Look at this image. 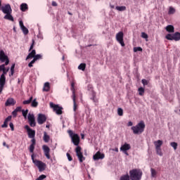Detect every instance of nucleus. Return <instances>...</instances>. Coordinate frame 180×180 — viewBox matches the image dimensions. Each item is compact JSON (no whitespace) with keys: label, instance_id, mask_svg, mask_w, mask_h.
Returning a JSON list of instances; mask_svg holds the SVG:
<instances>
[{"label":"nucleus","instance_id":"473e14b6","mask_svg":"<svg viewBox=\"0 0 180 180\" xmlns=\"http://www.w3.org/2000/svg\"><path fill=\"white\" fill-rule=\"evenodd\" d=\"M176 11L175 8H174V7L170 6L169 8V11H168V14L169 15H174V13H175Z\"/></svg>","mask_w":180,"mask_h":180},{"label":"nucleus","instance_id":"338daca9","mask_svg":"<svg viewBox=\"0 0 180 180\" xmlns=\"http://www.w3.org/2000/svg\"><path fill=\"white\" fill-rule=\"evenodd\" d=\"M15 74V72L11 71V74L9 75V77H12Z\"/></svg>","mask_w":180,"mask_h":180},{"label":"nucleus","instance_id":"6e6d98bb","mask_svg":"<svg viewBox=\"0 0 180 180\" xmlns=\"http://www.w3.org/2000/svg\"><path fill=\"white\" fill-rule=\"evenodd\" d=\"M31 146H36V140L34 139V138H32V139L31 140Z\"/></svg>","mask_w":180,"mask_h":180},{"label":"nucleus","instance_id":"7ed1b4c3","mask_svg":"<svg viewBox=\"0 0 180 180\" xmlns=\"http://www.w3.org/2000/svg\"><path fill=\"white\" fill-rule=\"evenodd\" d=\"M31 158L34 166L38 167L39 172H43V171L46 169V163L40 160H38L37 159H34V154H32L31 155Z\"/></svg>","mask_w":180,"mask_h":180},{"label":"nucleus","instance_id":"4468645a","mask_svg":"<svg viewBox=\"0 0 180 180\" xmlns=\"http://www.w3.org/2000/svg\"><path fill=\"white\" fill-rule=\"evenodd\" d=\"M42 150H44V155L48 160H50V148L47 145H44L42 146Z\"/></svg>","mask_w":180,"mask_h":180},{"label":"nucleus","instance_id":"e433bc0d","mask_svg":"<svg viewBox=\"0 0 180 180\" xmlns=\"http://www.w3.org/2000/svg\"><path fill=\"white\" fill-rule=\"evenodd\" d=\"M22 116L26 119L27 117V113H29V110H22Z\"/></svg>","mask_w":180,"mask_h":180},{"label":"nucleus","instance_id":"c85d7f7f","mask_svg":"<svg viewBox=\"0 0 180 180\" xmlns=\"http://www.w3.org/2000/svg\"><path fill=\"white\" fill-rule=\"evenodd\" d=\"M85 68H86V64L85 63H81L78 66V70H80L81 71H85Z\"/></svg>","mask_w":180,"mask_h":180},{"label":"nucleus","instance_id":"bb28decb","mask_svg":"<svg viewBox=\"0 0 180 180\" xmlns=\"http://www.w3.org/2000/svg\"><path fill=\"white\" fill-rule=\"evenodd\" d=\"M174 40H175V41H179V40H180V32H175L174 34Z\"/></svg>","mask_w":180,"mask_h":180},{"label":"nucleus","instance_id":"c9c22d12","mask_svg":"<svg viewBox=\"0 0 180 180\" xmlns=\"http://www.w3.org/2000/svg\"><path fill=\"white\" fill-rule=\"evenodd\" d=\"M170 146L174 148V150H176V148H178V143L176 142L170 143Z\"/></svg>","mask_w":180,"mask_h":180},{"label":"nucleus","instance_id":"79ce46f5","mask_svg":"<svg viewBox=\"0 0 180 180\" xmlns=\"http://www.w3.org/2000/svg\"><path fill=\"white\" fill-rule=\"evenodd\" d=\"M139 95L143 96V94H144V88L143 87H140L139 89Z\"/></svg>","mask_w":180,"mask_h":180},{"label":"nucleus","instance_id":"4d7b16f0","mask_svg":"<svg viewBox=\"0 0 180 180\" xmlns=\"http://www.w3.org/2000/svg\"><path fill=\"white\" fill-rule=\"evenodd\" d=\"M142 84H143V85L146 86L148 84V82H147L146 79H142Z\"/></svg>","mask_w":180,"mask_h":180},{"label":"nucleus","instance_id":"393cba45","mask_svg":"<svg viewBox=\"0 0 180 180\" xmlns=\"http://www.w3.org/2000/svg\"><path fill=\"white\" fill-rule=\"evenodd\" d=\"M44 141L45 143H49V141H50V136H49V134H47V132H44Z\"/></svg>","mask_w":180,"mask_h":180},{"label":"nucleus","instance_id":"412c9836","mask_svg":"<svg viewBox=\"0 0 180 180\" xmlns=\"http://www.w3.org/2000/svg\"><path fill=\"white\" fill-rule=\"evenodd\" d=\"M155 147V149L157 148H161V146H162V141L161 140H158L156 141H155L153 143Z\"/></svg>","mask_w":180,"mask_h":180},{"label":"nucleus","instance_id":"a19ab883","mask_svg":"<svg viewBox=\"0 0 180 180\" xmlns=\"http://www.w3.org/2000/svg\"><path fill=\"white\" fill-rule=\"evenodd\" d=\"M134 53H137V51H143V49H141V47H134Z\"/></svg>","mask_w":180,"mask_h":180},{"label":"nucleus","instance_id":"0eeeda50","mask_svg":"<svg viewBox=\"0 0 180 180\" xmlns=\"http://www.w3.org/2000/svg\"><path fill=\"white\" fill-rule=\"evenodd\" d=\"M71 91L72 92V98L73 101V110L77 111V102L75 101V90L74 89V83L71 84Z\"/></svg>","mask_w":180,"mask_h":180},{"label":"nucleus","instance_id":"c756f323","mask_svg":"<svg viewBox=\"0 0 180 180\" xmlns=\"http://www.w3.org/2000/svg\"><path fill=\"white\" fill-rule=\"evenodd\" d=\"M120 180H130V176L129 174H124L120 176Z\"/></svg>","mask_w":180,"mask_h":180},{"label":"nucleus","instance_id":"f3484780","mask_svg":"<svg viewBox=\"0 0 180 180\" xmlns=\"http://www.w3.org/2000/svg\"><path fill=\"white\" fill-rule=\"evenodd\" d=\"M19 25L24 34H27L29 33V30L25 27V25H23V21L20 20Z\"/></svg>","mask_w":180,"mask_h":180},{"label":"nucleus","instance_id":"cd10ccee","mask_svg":"<svg viewBox=\"0 0 180 180\" xmlns=\"http://www.w3.org/2000/svg\"><path fill=\"white\" fill-rule=\"evenodd\" d=\"M91 99H92L94 103H98V98H96V94H95L94 91L92 92V96L91 97Z\"/></svg>","mask_w":180,"mask_h":180},{"label":"nucleus","instance_id":"5fc2aeb1","mask_svg":"<svg viewBox=\"0 0 180 180\" xmlns=\"http://www.w3.org/2000/svg\"><path fill=\"white\" fill-rule=\"evenodd\" d=\"M11 120H12V116H8L7 118H6L5 121L7 122V123L8 122H11Z\"/></svg>","mask_w":180,"mask_h":180},{"label":"nucleus","instance_id":"f704fd0d","mask_svg":"<svg viewBox=\"0 0 180 180\" xmlns=\"http://www.w3.org/2000/svg\"><path fill=\"white\" fill-rule=\"evenodd\" d=\"M165 37L167 40H174V34H167Z\"/></svg>","mask_w":180,"mask_h":180},{"label":"nucleus","instance_id":"39448f33","mask_svg":"<svg viewBox=\"0 0 180 180\" xmlns=\"http://www.w3.org/2000/svg\"><path fill=\"white\" fill-rule=\"evenodd\" d=\"M50 108L53 109V112L56 113V115H62L63 114V107H60L58 105H55L53 103H50Z\"/></svg>","mask_w":180,"mask_h":180},{"label":"nucleus","instance_id":"4c0bfd02","mask_svg":"<svg viewBox=\"0 0 180 180\" xmlns=\"http://www.w3.org/2000/svg\"><path fill=\"white\" fill-rule=\"evenodd\" d=\"M34 58L37 61V60H42L43 59V55L41 54H37L35 55V56L34 57Z\"/></svg>","mask_w":180,"mask_h":180},{"label":"nucleus","instance_id":"20e7f679","mask_svg":"<svg viewBox=\"0 0 180 180\" xmlns=\"http://www.w3.org/2000/svg\"><path fill=\"white\" fill-rule=\"evenodd\" d=\"M129 175L131 180H141L143 172L139 169H134L129 171Z\"/></svg>","mask_w":180,"mask_h":180},{"label":"nucleus","instance_id":"69168bd1","mask_svg":"<svg viewBox=\"0 0 180 180\" xmlns=\"http://www.w3.org/2000/svg\"><path fill=\"white\" fill-rule=\"evenodd\" d=\"M28 67H30V68H31V67H33V63L30 62L29 64H28Z\"/></svg>","mask_w":180,"mask_h":180},{"label":"nucleus","instance_id":"09e8293b","mask_svg":"<svg viewBox=\"0 0 180 180\" xmlns=\"http://www.w3.org/2000/svg\"><path fill=\"white\" fill-rule=\"evenodd\" d=\"M34 46V39H32V44H31L29 51H32V50H33V47Z\"/></svg>","mask_w":180,"mask_h":180},{"label":"nucleus","instance_id":"bf43d9fd","mask_svg":"<svg viewBox=\"0 0 180 180\" xmlns=\"http://www.w3.org/2000/svg\"><path fill=\"white\" fill-rule=\"evenodd\" d=\"M38 39H40L41 40H43V34H41V33H39L37 35Z\"/></svg>","mask_w":180,"mask_h":180},{"label":"nucleus","instance_id":"a211bd4d","mask_svg":"<svg viewBox=\"0 0 180 180\" xmlns=\"http://www.w3.org/2000/svg\"><path fill=\"white\" fill-rule=\"evenodd\" d=\"M36 56V50L33 49L27 56L25 60H29L30 58H34Z\"/></svg>","mask_w":180,"mask_h":180},{"label":"nucleus","instance_id":"5701e85b","mask_svg":"<svg viewBox=\"0 0 180 180\" xmlns=\"http://www.w3.org/2000/svg\"><path fill=\"white\" fill-rule=\"evenodd\" d=\"M20 11H22V12H26V11H27V9H29V7L27 6V4L26 3H22L20 5Z\"/></svg>","mask_w":180,"mask_h":180},{"label":"nucleus","instance_id":"9b49d317","mask_svg":"<svg viewBox=\"0 0 180 180\" xmlns=\"http://www.w3.org/2000/svg\"><path fill=\"white\" fill-rule=\"evenodd\" d=\"M27 119L30 123V126H31V127H34V126H36V121L34 120V115L29 113L27 116Z\"/></svg>","mask_w":180,"mask_h":180},{"label":"nucleus","instance_id":"72a5a7b5","mask_svg":"<svg viewBox=\"0 0 180 180\" xmlns=\"http://www.w3.org/2000/svg\"><path fill=\"white\" fill-rule=\"evenodd\" d=\"M39 105V103L37 102V101H36V98H34L31 103V106L32 108H37V105Z\"/></svg>","mask_w":180,"mask_h":180},{"label":"nucleus","instance_id":"423d86ee","mask_svg":"<svg viewBox=\"0 0 180 180\" xmlns=\"http://www.w3.org/2000/svg\"><path fill=\"white\" fill-rule=\"evenodd\" d=\"M0 61H1V63H5V65H8V64H9L8 56L5 54V52L3 50L0 51Z\"/></svg>","mask_w":180,"mask_h":180},{"label":"nucleus","instance_id":"6ab92c4d","mask_svg":"<svg viewBox=\"0 0 180 180\" xmlns=\"http://www.w3.org/2000/svg\"><path fill=\"white\" fill-rule=\"evenodd\" d=\"M129 150H130V144L129 143H124L120 148L121 151H127Z\"/></svg>","mask_w":180,"mask_h":180},{"label":"nucleus","instance_id":"0e129e2a","mask_svg":"<svg viewBox=\"0 0 180 180\" xmlns=\"http://www.w3.org/2000/svg\"><path fill=\"white\" fill-rule=\"evenodd\" d=\"M36 60L35 58H34L33 60L30 62L32 64H34L36 63Z\"/></svg>","mask_w":180,"mask_h":180},{"label":"nucleus","instance_id":"8fccbe9b","mask_svg":"<svg viewBox=\"0 0 180 180\" xmlns=\"http://www.w3.org/2000/svg\"><path fill=\"white\" fill-rule=\"evenodd\" d=\"M15 112H22V107L19 106V107H17L15 109Z\"/></svg>","mask_w":180,"mask_h":180},{"label":"nucleus","instance_id":"49530a36","mask_svg":"<svg viewBox=\"0 0 180 180\" xmlns=\"http://www.w3.org/2000/svg\"><path fill=\"white\" fill-rule=\"evenodd\" d=\"M66 155H67L68 161H72V157H71V155H70V153H67Z\"/></svg>","mask_w":180,"mask_h":180},{"label":"nucleus","instance_id":"37998d69","mask_svg":"<svg viewBox=\"0 0 180 180\" xmlns=\"http://www.w3.org/2000/svg\"><path fill=\"white\" fill-rule=\"evenodd\" d=\"M46 175H44V174H42V175H41V176H39L37 179V180H43V179H46Z\"/></svg>","mask_w":180,"mask_h":180},{"label":"nucleus","instance_id":"1a4fd4ad","mask_svg":"<svg viewBox=\"0 0 180 180\" xmlns=\"http://www.w3.org/2000/svg\"><path fill=\"white\" fill-rule=\"evenodd\" d=\"M25 129H26V130L27 131L28 137L30 139H34V136H36V131L34 130L30 129V127H29L28 125H25Z\"/></svg>","mask_w":180,"mask_h":180},{"label":"nucleus","instance_id":"dca6fc26","mask_svg":"<svg viewBox=\"0 0 180 180\" xmlns=\"http://www.w3.org/2000/svg\"><path fill=\"white\" fill-rule=\"evenodd\" d=\"M16 104V101L13 98H9L7 99L5 105L6 106H13Z\"/></svg>","mask_w":180,"mask_h":180},{"label":"nucleus","instance_id":"58836bf2","mask_svg":"<svg viewBox=\"0 0 180 180\" xmlns=\"http://www.w3.org/2000/svg\"><path fill=\"white\" fill-rule=\"evenodd\" d=\"M155 150L158 155H160V157H162V151L161 150V148H156Z\"/></svg>","mask_w":180,"mask_h":180},{"label":"nucleus","instance_id":"ea45409f","mask_svg":"<svg viewBox=\"0 0 180 180\" xmlns=\"http://www.w3.org/2000/svg\"><path fill=\"white\" fill-rule=\"evenodd\" d=\"M117 115L118 116H123V109L119 108L117 109Z\"/></svg>","mask_w":180,"mask_h":180},{"label":"nucleus","instance_id":"de8ad7c7","mask_svg":"<svg viewBox=\"0 0 180 180\" xmlns=\"http://www.w3.org/2000/svg\"><path fill=\"white\" fill-rule=\"evenodd\" d=\"M34 151V145H30V152L33 153Z\"/></svg>","mask_w":180,"mask_h":180},{"label":"nucleus","instance_id":"603ef678","mask_svg":"<svg viewBox=\"0 0 180 180\" xmlns=\"http://www.w3.org/2000/svg\"><path fill=\"white\" fill-rule=\"evenodd\" d=\"M1 127L3 128L8 127V122L6 121H4V124L1 125Z\"/></svg>","mask_w":180,"mask_h":180},{"label":"nucleus","instance_id":"a878e982","mask_svg":"<svg viewBox=\"0 0 180 180\" xmlns=\"http://www.w3.org/2000/svg\"><path fill=\"white\" fill-rule=\"evenodd\" d=\"M116 11H118L119 12H124L126 11V6H116L115 7Z\"/></svg>","mask_w":180,"mask_h":180},{"label":"nucleus","instance_id":"f03ea898","mask_svg":"<svg viewBox=\"0 0 180 180\" xmlns=\"http://www.w3.org/2000/svg\"><path fill=\"white\" fill-rule=\"evenodd\" d=\"M144 129H146V124L143 121H141L136 126L131 127L134 134H141L144 131Z\"/></svg>","mask_w":180,"mask_h":180},{"label":"nucleus","instance_id":"b1692460","mask_svg":"<svg viewBox=\"0 0 180 180\" xmlns=\"http://www.w3.org/2000/svg\"><path fill=\"white\" fill-rule=\"evenodd\" d=\"M4 19H6L7 20H11V22H13V16H12V13L6 14V15L4 16Z\"/></svg>","mask_w":180,"mask_h":180},{"label":"nucleus","instance_id":"a18cd8bd","mask_svg":"<svg viewBox=\"0 0 180 180\" xmlns=\"http://www.w3.org/2000/svg\"><path fill=\"white\" fill-rule=\"evenodd\" d=\"M8 71H9V68H4V70H3V74L2 75H6V74H8Z\"/></svg>","mask_w":180,"mask_h":180},{"label":"nucleus","instance_id":"13d9d810","mask_svg":"<svg viewBox=\"0 0 180 180\" xmlns=\"http://www.w3.org/2000/svg\"><path fill=\"white\" fill-rule=\"evenodd\" d=\"M9 126H10V127H11L12 131H13L15 130V128L13 127V123L11 122V123L9 124Z\"/></svg>","mask_w":180,"mask_h":180},{"label":"nucleus","instance_id":"e2e57ef3","mask_svg":"<svg viewBox=\"0 0 180 180\" xmlns=\"http://www.w3.org/2000/svg\"><path fill=\"white\" fill-rule=\"evenodd\" d=\"M52 6H57V2L52 1Z\"/></svg>","mask_w":180,"mask_h":180},{"label":"nucleus","instance_id":"aec40b11","mask_svg":"<svg viewBox=\"0 0 180 180\" xmlns=\"http://www.w3.org/2000/svg\"><path fill=\"white\" fill-rule=\"evenodd\" d=\"M42 90L44 92H49L50 91V83L48 82H45Z\"/></svg>","mask_w":180,"mask_h":180},{"label":"nucleus","instance_id":"f8f14e48","mask_svg":"<svg viewBox=\"0 0 180 180\" xmlns=\"http://www.w3.org/2000/svg\"><path fill=\"white\" fill-rule=\"evenodd\" d=\"M5 82H6V77H5V75H1L0 77V94H2V91H4Z\"/></svg>","mask_w":180,"mask_h":180},{"label":"nucleus","instance_id":"c03bdc74","mask_svg":"<svg viewBox=\"0 0 180 180\" xmlns=\"http://www.w3.org/2000/svg\"><path fill=\"white\" fill-rule=\"evenodd\" d=\"M141 37H143V39H148V35L146 32H142Z\"/></svg>","mask_w":180,"mask_h":180},{"label":"nucleus","instance_id":"4be33fe9","mask_svg":"<svg viewBox=\"0 0 180 180\" xmlns=\"http://www.w3.org/2000/svg\"><path fill=\"white\" fill-rule=\"evenodd\" d=\"M165 30L168 32V33H174L175 28L173 25H169L165 27Z\"/></svg>","mask_w":180,"mask_h":180},{"label":"nucleus","instance_id":"052dcab7","mask_svg":"<svg viewBox=\"0 0 180 180\" xmlns=\"http://www.w3.org/2000/svg\"><path fill=\"white\" fill-rule=\"evenodd\" d=\"M11 71L15 72V63H13V64L11 65Z\"/></svg>","mask_w":180,"mask_h":180},{"label":"nucleus","instance_id":"ddd939ff","mask_svg":"<svg viewBox=\"0 0 180 180\" xmlns=\"http://www.w3.org/2000/svg\"><path fill=\"white\" fill-rule=\"evenodd\" d=\"M103 158H105V154L101 153L100 151L96 153V154L93 156V160H94V161H98V160H103Z\"/></svg>","mask_w":180,"mask_h":180},{"label":"nucleus","instance_id":"2f4dec72","mask_svg":"<svg viewBox=\"0 0 180 180\" xmlns=\"http://www.w3.org/2000/svg\"><path fill=\"white\" fill-rule=\"evenodd\" d=\"M32 101H33V97H30L28 100L24 101L22 102L23 105H29L32 103Z\"/></svg>","mask_w":180,"mask_h":180},{"label":"nucleus","instance_id":"680f3d73","mask_svg":"<svg viewBox=\"0 0 180 180\" xmlns=\"http://www.w3.org/2000/svg\"><path fill=\"white\" fill-rule=\"evenodd\" d=\"M127 126L130 127V126H133V122L131 121H129L127 124Z\"/></svg>","mask_w":180,"mask_h":180},{"label":"nucleus","instance_id":"9d476101","mask_svg":"<svg viewBox=\"0 0 180 180\" xmlns=\"http://www.w3.org/2000/svg\"><path fill=\"white\" fill-rule=\"evenodd\" d=\"M1 11L5 15L7 13H12V8L11 7V4H6L4 6H2Z\"/></svg>","mask_w":180,"mask_h":180},{"label":"nucleus","instance_id":"3c124183","mask_svg":"<svg viewBox=\"0 0 180 180\" xmlns=\"http://www.w3.org/2000/svg\"><path fill=\"white\" fill-rule=\"evenodd\" d=\"M12 115H13V117H16V116H18V112L15 110H14L12 112Z\"/></svg>","mask_w":180,"mask_h":180},{"label":"nucleus","instance_id":"6e6552de","mask_svg":"<svg viewBox=\"0 0 180 180\" xmlns=\"http://www.w3.org/2000/svg\"><path fill=\"white\" fill-rule=\"evenodd\" d=\"M116 40L120 43L122 47H124V41H123V32H120L116 34Z\"/></svg>","mask_w":180,"mask_h":180},{"label":"nucleus","instance_id":"2eb2a0df","mask_svg":"<svg viewBox=\"0 0 180 180\" xmlns=\"http://www.w3.org/2000/svg\"><path fill=\"white\" fill-rule=\"evenodd\" d=\"M46 120L47 118L46 117V115L43 114H39L37 118V122L39 124H43V123H44V122H46Z\"/></svg>","mask_w":180,"mask_h":180},{"label":"nucleus","instance_id":"7c9ffc66","mask_svg":"<svg viewBox=\"0 0 180 180\" xmlns=\"http://www.w3.org/2000/svg\"><path fill=\"white\" fill-rule=\"evenodd\" d=\"M150 173H151V178H155L157 176V171H155V169L151 168Z\"/></svg>","mask_w":180,"mask_h":180},{"label":"nucleus","instance_id":"774afa93","mask_svg":"<svg viewBox=\"0 0 180 180\" xmlns=\"http://www.w3.org/2000/svg\"><path fill=\"white\" fill-rule=\"evenodd\" d=\"M110 6L111 9H115V6H113V5H110Z\"/></svg>","mask_w":180,"mask_h":180},{"label":"nucleus","instance_id":"864d4df0","mask_svg":"<svg viewBox=\"0 0 180 180\" xmlns=\"http://www.w3.org/2000/svg\"><path fill=\"white\" fill-rule=\"evenodd\" d=\"M6 65H5V64L1 65H0V71H4L5 70V66Z\"/></svg>","mask_w":180,"mask_h":180},{"label":"nucleus","instance_id":"f257e3e1","mask_svg":"<svg viewBox=\"0 0 180 180\" xmlns=\"http://www.w3.org/2000/svg\"><path fill=\"white\" fill-rule=\"evenodd\" d=\"M68 133L70 137L72 139V142L73 144L77 146L75 148V153L79 162H84V161H85V157H84V155H82L81 147L78 146H79V136H78L77 134H75L72 130L68 131Z\"/></svg>","mask_w":180,"mask_h":180}]
</instances>
